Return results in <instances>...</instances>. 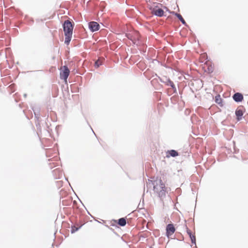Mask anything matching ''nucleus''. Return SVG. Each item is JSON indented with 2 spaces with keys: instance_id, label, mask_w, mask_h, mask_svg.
<instances>
[{
  "instance_id": "423d86ee",
  "label": "nucleus",
  "mask_w": 248,
  "mask_h": 248,
  "mask_svg": "<svg viewBox=\"0 0 248 248\" xmlns=\"http://www.w3.org/2000/svg\"><path fill=\"white\" fill-rule=\"evenodd\" d=\"M89 28L92 32L96 31L99 30L100 26L99 24L95 21H91L88 23Z\"/></svg>"
},
{
  "instance_id": "20e7f679",
  "label": "nucleus",
  "mask_w": 248,
  "mask_h": 248,
  "mask_svg": "<svg viewBox=\"0 0 248 248\" xmlns=\"http://www.w3.org/2000/svg\"><path fill=\"white\" fill-rule=\"evenodd\" d=\"M166 236L170 238V236L173 234V233L175 231V228L173 225V224L170 223L167 225L166 226Z\"/></svg>"
},
{
  "instance_id": "f257e3e1",
  "label": "nucleus",
  "mask_w": 248,
  "mask_h": 248,
  "mask_svg": "<svg viewBox=\"0 0 248 248\" xmlns=\"http://www.w3.org/2000/svg\"><path fill=\"white\" fill-rule=\"evenodd\" d=\"M153 185H154V190L157 193L160 198L165 196L166 188L160 178H156V180L153 181Z\"/></svg>"
},
{
  "instance_id": "ddd939ff",
  "label": "nucleus",
  "mask_w": 248,
  "mask_h": 248,
  "mask_svg": "<svg viewBox=\"0 0 248 248\" xmlns=\"http://www.w3.org/2000/svg\"><path fill=\"white\" fill-rule=\"evenodd\" d=\"M159 79L161 82L165 83L167 86L169 83V82L170 81V79L167 77H164L162 78H160Z\"/></svg>"
},
{
  "instance_id": "9b49d317",
  "label": "nucleus",
  "mask_w": 248,
  "mask_h": 248,
  "mask_svg": "<svg viewBox=\"0 0 248 248\" xmlns=\"http://www.w3.org/2000/svg\"><path fill=\"white\" fill-rule=\"evenodd\" d=\"M64 35H65L64 43L68 45L70 43V42L71 40L72 34H64Z\"/></svg>"
},
{
  "instance_id": "6e6552de",
  "label": "nucleus",
  "mask_w": 248,
  "mask_h": 248,
  "mask_svg": "<svg viewBox=\"0 0 248 248\" xmlns=\"http://www.w3.org/2000/svg\"><path fill=\"white\" fill-rule=\"evenodd\" d=\"M235 115L236 116V118L237 121H240L242 119V117L243 115V111L241 109H237L235 111Z\"/></svg>"
},
{
  "instance_id": "aec40b11",
  "label": "nucleus",
  "mask_w": 248,
  "mask_h": 248,
  "mask_svg": "<svg viewBox=\"0 0 248 248\" xmlns=\"http://www.w3.org/2000/svg\"><path fill=\"white\" fill-rule=\"evenodd\" d=\"M190 238V239L191 241V243L192 244L196 245V237H195V236L194 235Z\"/></svg>"
},
{
  "instance_id": "412c9836",
  "label": "nucleus",
  "mask_w": 248,
  "mask_h": 248,
  "mask_svg": "<svg viewBox=\"0 0 248 248\" xmlns=\"http://www.w3.org/2000/svg\"><path fill=\"white\" fill-rule=\"evenodd\" d=\"M186 232H187V233L188 234L189 237H191L194 236V235H193L192 234V232H191V231L189 230L188 228H187Z\"/></svg>"
},
{
  "instance_id": "2eb2a0df",
  "label": "nucleus",
  "mask_w": 248,
  "mask_h": 248,
  "mask_svg": "<svg viewBox=\"0 0 248 248\" xmlns=\"http://www.w3.org/2000/svg\"><path fill=\"white\" fill-rule=\"evenodd\" d=\"M169 84L168 86H170L172 89L173 90L174 93H177L176 88L175 87V85L174 84L173 82L172 81H170L169 82Z\"/></svg>"
},
{
  "instance_id": "4468645a",
  "label": "nucleus",
  "mask_w": 248,
  "mask_h": 248,
  "mask_svg": "<svg viewBox=\"0 0 248 248\" xmlns=\"http://www.w3.org/2000/svg\"><path fill=\"white\" fill-rule=\"evenodd\" d=\"M169 84L168 86H170L172 89L173 90L174 93H177L176 88L175 87V85L174 84L173 82L172 81H170L169 82Z\"/></svg>"
},
{
  "instance_id": "39448f33",
  "label": "nucleus",
  "mask_w": 248,
  "mask_h": 248,
  "mask_svg": "<svg viewBox=\"0 0 248 248\" xmlns=\"http://www.w3.org/2000/svg\"><path fill=\"white\" fill-rule=\"evenodd\" d=\"M151 13L155 16L161 17L164 15V11L157 6L151 8Z\"/></svg>"
},
{
  "instance_id": "a211bd4d",
  "label": "nucleus",
  "mask_w": 248,
  "mask_h": 248,
  "mask_svg": "<svg viewBox=\"0 0 248 248\" xmlns=\"http://www.w3.org/2000/svg\"><path fill=\"white\" fill-rule=\"evenodd\" d=\"M81 227V226H80L79 227H76L75 226H72L71 229V233H73L76 232L78 231Z\"/></svg>"
},
{
  "instance_id": "1a4fd4ad",
  "label": "nucleus",
  "mask_w": 248,
  "mask_h": 248,
  "mask_svg": "<svg viewBox=\"0 0 248 248\" xmlns=\"http://www.w3.org/2000/svg\"><path fill=\"white\" fill-rule=\"evenodd\" d=\"M167 153L169 154V155H167V157H169V156L176 157L178 155V153L174 150H169Z\"/></svg>"
},
{
  "instance_id": "dca6fc26",
  "label": "nucleus",
  "mask_w": 248,
  "mask_h": 248,
  "mask_svg": "<svg viewBox=\"0 0 248 248\" xmlns=\"http://www.w3.org/2000/svg\"><path fill=\"white\" fill-rule=\"evenodd\" d=\"M169 84L168 86H170L172 89L173 90L174 93H177L176 88L175 87V85L174 84L173 82L172 81H170L169 82Z\"/></svg>"
},
{
  "instance_id": "f3484780",
  "label": "nucleus",
  "mask_w": 248,
  "mask_h": 248,
  "mask_svg": "<svg viewBox=\"0 0 248 248\" xmlns=\"http://www.w3.org/2000/svg\"><path fill=\"white\" fill-rule=\"evenodd\" d=\"M215 102L218 104H220L221 103V98L219 95H217L216 96Z\"/></svg>"
},
{
  "instance_id": "9d476101",
  "label": "nucleus",
  "mask_w": 248,
  "mask_h": 248,
  "mask_svg": "<svg viewBox=\"0 0 248 248\" xmlns=\"http://www.w3.org/2000/svg\"><path fill=\"white\" fill-rule=\"evenodd\" d=\"M173 14L180 20V21L182 22V23L185 25L187 26L186 23V22L185 20L184 19L182 16L178 13H175L174 12H173Z\"/></svg>"
},
{
  "instance_id": "7ed1b4c3",
  "label": "nucleus",
  "mask_w": 248,
  "mask_h": 248,
  "mask_svg": "<svg viewBox=\"0 0 248 248\" xmlns=\"http://www.w3.org/2000/svg\"><path fill=\"white\" fill-rule=\"evenodd\" d=\"M63 70L60 73V77L61 79L66 80L70 73V71L67 66H63Z\"/></svg>"
},
{
  "instance_id": "6ab92c4d",
  "label": "nucleus",
  "mask_w": 248,
  "mask_h": 248,
  "mask_svg": "<svg viewBox=\"0 0 248 248\" xmlns=\"http://www.w3.org/2000/svg\"><path fill=\"white\" fill-rule=\"evenodd\" d=\"M101 65H102V62L100 60H98L95 62V67L98 68Z\"/></svg>"
},
{
  "instance_id": "f03ea898",
  "label": "nucleus",
  "mask_w": 248,
  "mask_h": 248,
  "mask_svg": "<svg viewBox=\"0 0 248 248\" xmlns=\"http://www.w3.org/2000/svg\"><path fill=\"white\" fill-rule=\"evenodd\" d=\"M62 27L64 34H72L74 26L70 20H65L63 23Z\"/></svg>"
},
{
  "instance_id": "4be33fe9",
  "label": "nucleus",
  "mask_w": 248,
  "mask_h": 248,
  "mask_svg": "<svg viewBox=\"0 0 248 248\" xmlns=\"http://www.w3.org/2000/svg\"><path fill=\"white\" fill-rule=\"evenodd\" d=\"M53 172L54 174H56L57 172H60V170L58 169H56V170H54Z\"/></svg>"
},
{
  "instance_id": "0eeeda50",
  "label": "nucleus",
  "mask_w": 248,
  "mask_h": 248,
  "mask_svg": "<svg viewBox=\"0 0 248 248\" xmlns=\"http://www.w3.org/2000/svg\"><path fill=\"white\" fill-rule=\"evenodd\" d=\"M233 99L236 102H240L243 100V95L239 93H235L232 96Z\"/></svg>"
},
{
  "instance_id": "5701e85b",
  "label": "nucleus",
  "mask_w": 248,
  "mask_h": 248,
  "mask_svg": "<svg viewBox=\"0 0 248 248\" xmlns=\"http://www.w3.org/2000/svg\"><path fill=\"white\" fill-rule=\"evenodd\" d=\"M55 178H56V179H57V178H59V177H57L56 176V177H55Z\"/></svg>"
},
{
  "instance_id": "f8f14e48",
  "label": "nucleus",
  "mask_w": 248,
  "mask_h": 248,
  "mask_svg": "<svg viewBox=\"0 0 248 248\" xmlns=\"http://www.w3.org/2000/svg\"><path fill=\"white\" fill-rule=\"evenodd\" d=\"M118 224L121 226H124L126 224V219L124 217L120 218L118 220Z\"/></svg>"
}]
</instances>
